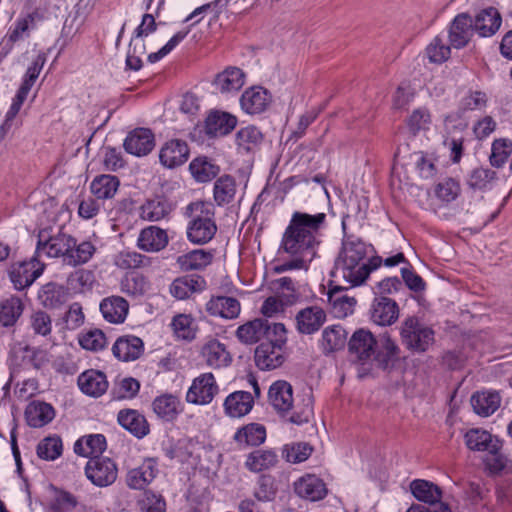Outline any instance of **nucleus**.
<instances>
[{"instance_id": "1", "label": "nucleus", "mask_w": 512, "mask_h": 512, "mask_svg": "<svg viewBox=\"0 0 512 512\" xmlns=\"http://www.w3.org/2000/svg\"><path fill=\"white\" fill-rule=\"evenodd\" d=\"M325 219L324 213L315 215L302 212L293 213L281 241V248L292 259L276 266L275 272L308 269L309 263L316 256L319 245L318 233Z\"/></svg>"}, {"instance_id": "2", "label": "nucleus", "mask_w": 512, "mask_h": 512, "mask_svg": "<svg viewBox=\"0 0 512 512\" xmlns=\"http://www.w3.org/2000/svg\"><path fill=\"white\" fill-rule=\"evenodd\" d=\"M368 245L359 238L347 237L335 260L332 277L351 287L362 285L373 270L380 267L382 258H367Z\"/></svg>"}, {"instance_id": "32", "label": "nucleus", "mask_w": 512, "mask_h": 512, "mask_svg": "<svg viewBox=\"0 0 512 512\" xmlns=\"http://www.w3.org/2000/svg\"><path fill=\"white\" fill-rule=\"evenodd\" d=\"M204 285L205 281L200 276H183L172 282L170 292L175 298L184 300L201 291Z\"/></svg>"}, {"instance_id": "42", "label": "nucleus", "mask_w": 512, "mask_h": 512, "mask_svg": "<svg viewBox=\"0 0 512 512\" xmlns=\"http://www.w3.org/2000/svg\"><path fill=\"white\" fill-rule=\"evenodd\" d=\"M347 333L340 325H332L323 330L321 347L325 354L340 350L344 347Z\"/></svg>"}, {"instance_id": "54", "label": "nucleus", "mask_w": 512, "mask_h": 512, "mask_svg": "<svg viewBox=\"0 0 512 512\" xmlns=\"http://www.w3.org/2000/svg\"><path fill=\"white\" fill-rule=\"evenodd\" d=\"M95 246L89 242L84 241L75 248H72L69 255L65 257V264L70 266H77L88 262L95 253Z\"/></svg>"}, {"instance_id": "5", "label": "nucleus", "mask_w": 512, "mask_h": 512, "mask_svg": "<svg viewBox=\"0 0 512 512\" xmlns=\"http://www.w3.org/2000/svg\"><path fill=\"white\" fill-rule=\"evenodd\" d=\"M42 20L43 14L39 9H34L20 16L9 28L0 45V59L5 58L10 53L15 43L28 39L31 32L37 28V23Z\"/></svg>"}, {"instance_id": "39", "label": "nucleus", "mask_w": 512, "mask_h": 512, "mask_svg": "<svg viewBox=\"0 0 512 512\" xmlns=\"http://www.w3.org/2000/svg\"><path fill=\"white\" fill-rule=\"evenodd\" d=\"M266 439V429L258 423H250L238 429L234 440L240 446H258Z\"/></svg>"}, {"instance_id": "16", "label": "nucleus", "mask_w": 512, "mask_h": 512, "mask_svg": "<svg viewBox=\"0 0 512 512\" xmlns=\"http://www.w3.org/2000/svg\"><path fill=\"white\" fill-rule=\"evenodd\" d=\"M201 353L206 364L214 369L227 367L232 362V355L227 350L226 345L215 338L207 340Z\"/></svg>"}, {"instance_id": "11", "label": "nucleus", "mask_w": 512, "mask_h": 512, "mask_svg": "<svg viewBox=\"0 0 512 512\" xmlns=\"http://www.w3.org/2000/svg\"><path fill=\"white\" fill-rule=\"evenodd\" d=\"M43 270L44 265L33 257L29 261L13 265L9 275L14 287L23 290L30 286L42 274Z\"/></svg>"}, {"instance_id": "43", "label": "nucleus", "mask_w": 512, "mask_h": 512, "mask_svg": "<svg viewBox=\"0 0 512 512\" xmlns=\"http://www.w3.org/2000/svg\"><path fill=\"white\" fill-rule=\"evenodd\" d=\"M189 170L194 179L202 183L212 180L220 172L219 166L206 157H197L192 160Z\"/></svg>"}, {"instance_id": "10", "label": "nucleus", "mask_w": 512, "mask_h": 512, "mask_svg": "<svg viewBox=\"0 0 512 512\" xmlns=\"http://www.w3.org/2000/svg\"><path fill=\"white\" fill-rule=\"evenodd\" d=\"M218 390L214 375L204 373L193 380L186 394V400L192 404L206 405L212 402Z\"/></svg>"}, {"instance_id": "34", "label": "nucleus", "mask_w": 512, "mask_h": 512, "mask_svg": "<svg viewBox=\"0 0 512 512\" xmlns=\"http://www.w3.org/2000/svg\"><path fill=\"white\" fill-rule=\"evenodd\" d=\"M501 398L497 392H477L471 397V405L476 414L487 417L492 415L500 406Z\"/></svg>"}, {"instance_id": "48", "label": "nucleus", "mask_w": 512, "mask_h": 512, "mask_svg": "<svg viewBox=\"0 0 512 512\" xmlns=\"http://www.w3.org/2000/svg\"><path fill=\"white\" fill-rule=\"evenodd\" d=\"M262 138V133L257 127L247 126L236 133V144L239 151L249 153L260 145Z\"/></svg>"}, {"instance_id": "40", "label": "nucleus", "mask_w": 512, "mask_h": 512, "mask_svg": "<svg viewBox=\"0 0 512 512\" xmlns=\"http://www.w3.org/2000/svg\"><path fill=\"white\" fill-rule=\"evenodd\" d=\"M213 259L211 252L196 249L177 258V264L183 271L201 270L207 267Z\"/></svg>"}, {"instance_id": "37", "label": "nucleus", "mask_w": 512, "mask_h": 512, "mask_svg": "<svg viewBox=\"0 0 512 512\" xmlns=\"http://www.w3.org/2000/svg\"><path fill=\"white\" fill-rule=\"evenodd\" d=\"M25 416L29 426L39 428L52 421L54 409L45 402H33L26 408Z\"/></svg>"}, {"instance_id": "4", "label": "nucleus", "mask_w": 512, "mask_h": 512, "mask_svg": "<svg viewBox=\"0 0 512 512\" xmlns=\"http://www.w3.org/2000/svg\"><path fill=\"white\" fill-rule=\"evenodd\" d=\"M187 211L191 217L187 225L188 240L198 245L208 243L217 232L212 205L195 202L188 205Z\"/></svg>"}, {"instance_id": "27", "label": "nucleus", "mask_w": 512, "mask_h": 512, "mask_svg": "<svg viewBox=\"0 0 512 512\" xmlns=\"http://www.w3.org/2000/svg\"><path fill=\"white\" fill-rule=\"evenodd\" d=\"M168 244V236L165 230L150 226L143 229L138 238V246L148 252H158Z\"/></svg>"}, {"instance_id": "31", "label": "nucleus", "mask_w": 512, "mask_h": 512, "mask_svg": "<svg viewBox=\"0 0 512 512\" xmlns=\"http://www.w3.org/2000/svg\"><path fill=\"white\" fill-rule=\"evenodd\" d=\"M245 74L238 67H228L217 74L214 85L221 93L238 91L244 85Z\"/></svg>"}, {"instance_id": "26", "label": "nucleus", "mask_w": 512, "mask_h": 512, "mask_svg": "<svg viewBox=\"0 0 512 512\" xmlns=\"http://www.w3.org/2000/svg\"><path fill=\"white\" fill-rule=\"evenodd\" d=\"M269 101L268 92L262 87L247 89L240 99L242 109L248 114L261 113L266 109Z\"/></svg>"}, {"instance_id": "22", "label": "nucleus", "mask_w": 512, "mask_h": 512, "mask_svg": "<svg viewBox=\"0 0 512 512\" xmlns=\"http://www.w3.org/2000/svg\"><path fill=\"white\" fill-rule=\"evenodd\" d=\"M78 386L83 393L99 397L107 391L108 381L103 372L90 369L79 375Z\"/></svg>"}, {"instance_id": "60", "label": "nucleus", "mask_w": 512, "mask_h": 512, "mask_svg": "<svg viewBox=\"0 0 512 512\" xmlns=\"http://www.w3.org/2000/svg\"><path fill=\"white\" fill-rule=\"evenodd\" d=\"M406 122L410 133L416 135L420 131L429 129L431 115L427 109L418 108L412 112Z\"/></svg>"}, {"instance_id": "20", "label": "nucleus", "mask_w": 512, "mask_h": 512, "mask_svg": "<svg viewBox=\"0 0 512 512\" xmlns=\"http://www.w3.org/2000/svg\"><path fill=\"white\" fill-rule=\"evenodd\" d=\"M295 493L309 501H318L325 497L327 489L324 482L315 475H305L294 484Z\"/></svg>"}, {"instance_id": "12", "label": "nucleus", "mask_w": 512, "mask_h": 512, "mask_svg": "<svg viewBox=\"0 0 512 512\" xmlns=\"http://www.w3.org/2000/svg\"><path fill=\"white\" fill-rule=\"evenodd\" d=\"M473 33L472 17L467 13L458 14L449 27L450 45L456 49L465 47L471 40Z\"/></svg>"}, {"instance_id": "36", "label": "nucleus", "mask_w": 512, "mask_h": 512, "mask_svg": "<svg viewBox=\"0 0 512 512\" xmlns=\"http://www.w3.org/2000/svg\"><path fill=\"white\" fill-rule=\"evenodd\" d=\"M500 440L490 434L486 430L479 428H473L466 432L465 443L470 450L473 451H488L493 449L495 451L496 446Z\"/></svg>"}, {"instance_id": "51", "label": "nucleus", "mask_w": 512, "mask_h": 512, "mask_svg": "<svg viewBox=\"0 0 512 512\" xmlns=\"http://www.w3.org/2000/svg\"><path fill=\"white\" fill-rule=\"evenodd\" d=\"M398 347L389 335H380L377 339V349L375 354V361L379 366L386 368L389 362L398 354Z\"/></svg>"}, {"instance_id": "3", "label": "nucleus", "mask_w": 512, "mask_h": 512, "mask_svg": "<svg viewBox=\"0 0 512 512\" xmlns=\"http://www.w3.org/2000/svg\"><path fill=\"white\" fill-rule=\"evenodd\" d=\"M268 400L271 406L280 414H287L292 411L290 422L301 425L309 422L313 415L312 397L306 395L302 402H295L293 388L290 383L284 380L274 382L268 391Z\"/></svg>"}, {"instance_id": "19", "label": "nucleus", "mask_w": 512, "mask_h": 512, "mask_svg": "<svg viewBox=\"0 0 512 512\" xmlns=\"http://www.w3.org/2000/svg\"><path fill=\"white\" fill-rule=\"evenodd\" d=\"M254 360L261 370H272L281 366L284 362L283 348L271 343H261L255 349Z\"/></svg>"}, {"instance_id": "57", "label": "nucleus", "mask_w": 512, "mask_h": 512, "mask_svg": "<svg viewBox=\"0 0 512 512\" xmlns=\"http://www.w3.org/2000/svg\"><path fill=\"white\" fill-rule=\"evenodd\" d=\"M502 443L498 442L495 451L489 449L484 463L491 475H499L507 466L508 458L501 452Z\"/></svg>"}, {"instance_id": "53", "label": "nucleus", "mask_w": 512, "mask_h": 512, "mask_svg": "<svg viewBox=\"0 0 512 512\" xmlns=\"http://www.w3.org/2000/svg\"><path fill=\"white\" fill-rule=\"evenodd\" d=\"M170 212L169 205L161 199L148 200L141 207V217L148 221H159Z\"/></svg>"}, {"instance_id": "7", "label": "nucleus", "mask_w": 512, "mask_h": 512, "mask_svg": "<svg viewBox=\"0 0 512 512\" xmlns=\"http://www.w3.org/2000/svg\"><path fill=\"white\" fill-rule=\"evenodd\" d=\"M76 240L68 234L59 230L56 234H51L48 230H42L38 234L36 254H45L48 257H62L65 264L66 255L70 254L72 248H75Z\"/></svg>"}, {"instance_id": "59", "label": "nucleus", "mask_w": 512, "mask_h": 512, "mask_svg": "<svg viewBox=\"0 0 512 512\" xmlns=\"http://www.w3.org/2000/svg\"><path fill=\"white\" fill-rule=\"evenodd\" d=\"M512 153V141L507 139H497L492 144L490 163L492 166L500 168L508 160Z\"/></svg>"}, {"instance_id": "9", "label": "nucleus", "mask_w": 512, "mask_h": 512, "mask_svg": "<svg viewBox=\"0 0 512 512\" xmlns=\"http://www.w3.org/2000/svg\"><path fill=\"white\" fill-rule=\"evenodd\" d=\"M85 474L94 485L106 487L115 482L118 469L110 458L94 457L87 462Z\"/></svg>"}, {"instance_id": "29", "label": "nucleus", "mask_w": 512, "mask_h": 512, "mask_svg": "<svg viewBox=\"0 0 512 512\" xmlns=\"http://www.w3.org/2000/svg\"><path fill=\"white\" fill-rule=\"evenodd\" d=\"M117 419L124 429L138 438H142L149 433V425L145 417L136 410H121Z\"/></svg>"}, {"instance_id": "28", "label": "nucleus", "mask_w": 512, "mask_h": 512, "mask_svg": "<svg viewBox=\"0 0 512 512\" xmlns=\"http://www.w3.org/2000/svg\"><path fill=\"white\" fill-rule=\"evenodd\" d=\"M236 123V118L228 113L213 112L206 119L205 131L210 136H224L235 128Z\"/></svg>"}, {"instance_id": "33", "label": "nucleus", "mask_w": 512, "mask_h": 512, "mask_svg": "<svg viewBox=\"0 0 512 512\" xmlns=\"http://www.w3.org/2000/svg\"><path fill=\"white\" fill-rule=\"evenodd\" d=\"M410 490L418 501L430 505L437 504L442 498L440 487L427 480H413L410 484Z\"/></svg>"}, {"instance_id": "44", "label": "nucleus", "mask_w": 512, "mask_h": 512, "mask_svg": "<svg viewBox=\"0 0 512 512\" xmlns=\"http://www.w3.org/2000/svg\"><path fill=\"white\" fill-rule=\"evenodd\" d=\"M120 185L119 179L113 175L97 176L91 183V192L97 199L112 198Z\"/></svg>"}, {"instance_id": "56", "label": "nucleus", "mask_w": 512, "mask_h": 512, "mask_svg": "<svg viewBox=\"0 0 512 512\" xmlns=\"http://www.w3.org/2000/svg\"><path fill=\"white\" fill-rule=\"evenodd\" d=\"M265 331L264 337L266 341L264 343H271L274 346L283 348L287 342V330L282 323L270 322L264 319Z\"/></svg>"}, {"instance_id": "52", "label": "nucleus", "mask_w": 512, "mask_h": 512, "mask_svg": "<svg viewBox=\"0 0 512 512\" xmlns=\"http://www.w3.org/2000/svg\"><path fill=\"white\" fill-rule=\"evenodd\" d=\"M78 341L83 349L93 352L102 350L107 344L105 334L100 329L83 331Z\"/></svg>"}, {"instance_id": "14", "label": "nucleus", "mask_w": 512, "mask_h": 512, "mask_svg": "<svg viewBox=\"0 0 512 512\" xmlns=\"http://www.w3.org/2000/svg\"><path fill=\"white\" fill-rule=\"evenodd\" d=\"M296 327L301 334H313L326 321V313L319 306H309L296 314Z\"/></svg>"}, {"instance_id": "46", "label": "nucleus", "mask_w": 512, "mask_h": 512, "mask_svg": "<svg viewBox=\"0 0 512 512\" xmlns=\"http://www.w3.org/2000/svg\"><path fill=\"white\" fill-rule=\"evenodd\" d=\"M328 301L331 304L336 317L343 318L352 314L356 300L343 294L340 287L334 288L328 293Z\"/></svg>"}, {"instance_id": "18", "label": "nucleus", "mask_w": 512, "mask_h": 512, "mask_svg": "<svg viewBox=\"0 0 512 512\" xmlns=\"http://www.w3.org/2000/svg\"><path fill=\"white\" fill-rule=\"evenodd\" d=\"M399 316L397 303L387 297L375 298L371 307V319L374 323L386 326L393 324Z\"/></svg>"}, {"instance_id": "17", "label": "nucleus", "mask_w": 512, "mask_h": 512, "mask_svg": "<svg viewBox=\"0 0 512 512\" xmlns=\"http://www.w3.org/2000/svg\"><path fill=\"white\" fill-rule=\"evenodd\" d=\"M143 351L144 343L142 339L133 335L119 337L112 347L113 355L125 362L138 359Z\"/></svg>"}, {"instance_id": "8", "label": "nucleus", "mask_w": 512, "mask_h": 512, "mask_svg": "<svg viewBox=\"0 0 512 512\" xmlns=\"http://www.w3.org/2000/svg\"><path fill=\"white\" fill-rule=\"evenodd\" d=\"M348 348L352 361L365 364L375 360L377 339L370 331L359 329L351 336Z\"/></svg>"}, {"instance_id": "24", "label": "nucleus", "mask_w": 512, "mask_h": 512, "mask_svg": "<svg viewBox=\"0 0 512 512\" xmlns=\"http://www.w3.org/2000/svg\"><path fill=\"white\" fill-rule=\"evenodd\" d=\"M501 15L496 8L489 7L477 14L473 20V30L481 37L494 35L501 26Z\"/></svg>"}, {"instance_id": "47", "label": "nucleus", "mask_w": 512, "mask_h": 512, "mask_svg": "<svg viewBox=\"0 0 512 512\" xmlns=\"http://www.w3.org/2000/svg\"><path fill=\"white\" fill-rule=\"evenodd\" d=\"M278 459L271 450H255L247 456L245 466L252 472H261L276 465Z\"/></svg>"}, {"instance_id": "49", "label": "nucleus", "mask_w": 512, "mask_h": 512, "mask_svg": "<svg viewBox=\"0 0 512 512\" xmlns=\"http://www.w3.org/2000/svg\"><path fill=\"white\" fill-rule=\"evenodd\" d=\"M236 193V183L233 177L224 175L214 184V200L219 206L230 203Z\"/></svg>"}, {"instance_id": "6", "label": "nucleus", "mask_w": 512, "mask_h": 512, "mask_svg": "<svg viewBox=\"0 0 512 512\" xmlns=\"http://www.w3.org/2000/svg\"><path fill=\"white\" fill-rule=\"evenodd\" d=\"M403 344L415 352H425L434 343V331L417 317H408L402 324Z\"/></svg>"}, {"instance_id": "35", "label": "nucleus", "mask_w": 512, "mask_h": 512, "mask_svg": "<svg viewBox=\"0 0 512 512\" xmlns=\"http://www.w3.org/2000/svg\"><path fill=\"white\" fill-rule=\"evenodd\" d=\"M106 449V439L102 434H94L82 437L77 440L74 445V451L76 454L89 457H100V455Z\"/></svg>"}, {"instance_id": "21", "label": "nucleus", "mask_w": 512, "mask_h": 512, "mask_svg": "<svg viewBox=\"0 0 512 512\" xmlns=\"http://www.w3.org/2000/svg\"><path fill=\"white\" fill-rule=\"evenodd\" d=\"M254 404V397L246 391H235L224 401L225 414L231 418H240L248 414Z\"/></svg>"}, {"instance_id": "13", "label": "nucleus", "mask_w": 512, "mask_h": 512, "mask_svg": "<svg viewBox=\"0 0 512 512\" xmlns=\"http://www.w3.org/2000/svg\"><path fill=\"white\" fill-rule=\"evenodd\" d=\"M188 157V145L185 141L179 139L167 141L159 153L161 164L170 169L183 165L188 160Z\"/></svg>"}, {"instance_id": "15", "label": "nucleus", "mask_w": 512, "mask_h": 512, "mask_svg": "<svg viewBox=\"0 0 512 512\" xmlns=\"http://www.w3.org/2000/svg\"><path fill=\"white\" fill-rule=\"evenodd\" d=\"M123 145L127 153L145 156L154 148V135L149 129L138 128L126 137Z\"/></svg>"}, {"instance_id": "41", "label": "nucleus", "mask_w": 512, "mask_h": 512, "mask_svg": "<svg viewBox=\"0 0 512 512\" xmlns=\"http://www.w3.org/2000/svg\"><path fill=\"white\" fill-rule=\"evenodd\" d=\"M154 412L166 421L174 420L180 413V400L172 394H163L154 399L153 403Z\"/></svg>"}, {"instance_id": "23", "label": "nucleus", "mask_w": 512, "mask_h": 512, "mask_svg": "<svg viewBox=\"0 0 512 512\" xmlns=\"http://www.w3.org/2000/svg\"><path fill=\"white\" fill-rule=\"evenodd\" d=\"M157 464L153 459H146L139 467L130 469L126 483L132 489H144L156 477Z\"/></svg>"}, {"instance_id": "30", "label": "nucleus", "mask_w": 512, "mask_h": 512, "mask_svg": "<svg viewBox=\"0 0 512 512\" xmlns=\"http://www.w3.org/2000/svg\"><path fill=\"white\" fill-rule=\"evenodd\" d=\"M207 311L213 316L234 319L240 313V303L233 297L218 296L208 301Z\"/></svg>"}, {"instance_id": "61", "label": "nucleus", "mask_w": 512, "mask_h": 512, "mask_svg": "<svg viewBox=\"0 0 512 512\" xmlns=\"http://www.w3.org/2000/svg\"><path fill=\"white\" fill-rule=\"evenodd\" d=\"M496 178V172L489 168H475L472 170L468 185L473 189H485Z\"/></svg>"}, {"instance_id": "58", "label": "nucleus", "mask_w": 512, "mask_h": 512, "mask_svg": "<svg viewBox=\"0 0 512 512\" xmlns=\"http://www.w3.org/2000/svg\"><path fill=\"white\" fill-rule=\"evenodd\" d=\"M172 330L177 338L183 340H192L195 337L193 319L186 314L176 315L171 323Z\"/></svg>"}, {"instance_id": "64", "label": "nucleus", "mask_w": 512, "mask_h": 512, "mask_svg": "<svg viewBox=\"0 0 512 512\" xmlns=\"http://www.w3.org/2000/svg\"><path fill=\"white\" fill-rule=\"evenodd\" d=\"M78 504L74 495L67 491H57L54 499L50 503V508L53 512H70Z\"/></svg>"}, {"instance_id": "38", "label": "nucleus", "mask_w": 512, "mask_h": 512, "mask_svg": "<svg viewBox=\"0 0 512 512\" xmlns=\"http://www.w3.org/2000/svg\"><path fill=\"white\" fill-rule=\"evenodd\" d=\"M68 295L64 287L55 283H47L39 291L38 299L44 307L55 309L68 300Z\"/></svg>"}, {"instance_id": "50", "label": "nucleus", "mask_w": 512, "mask_h": 512, "mask_svg": "<svg viewBox=\"0 0 512 512\" xmlns=\"http://www.w3.org/2000/svg\"><path fill=\"white\" fill-rule=\"evenodd\" d=\"M23 312V304L17 297H10L0 304V323L13 326Z\"/></svg>"}, {"instance_id": "55", "label": "nucleus", "mask_w": 512, "mask_h": 512, "mask_svg": "<svg viewBox=\"0 0 512 512\" xmlns=\"http://www.w3.org/2000/svg\"><path fill=\"white\" fill-rule=\"evenodd\" d=\"M62 441L57 436L43 439L37 446V455L44 460L52 461L62 454Z\"/></svg>"}, {"instance_id": "45", "label": "nucleus", "mask_w": 512, "mask_h": 512, "mask_svg": "<svg viewBox=\"0 0 512 512\" xmlns=\"http://www.w3.org/2000/svg\"><path fill=\"white\" fill-rule=\"evenodd\" d=\"M265 329L264 319L257 318L239 326L236 337L244 344H254L264 337Z\"/></svg>"}, {"instance_id": "62", "label": "nucleus", "mask_w": 512, "mask_h": 512, "mask_svg": "<svg viewBox=\"0 0 512 512\" xmlns=\"http://www.w3.org/2000/svg\"><path fill=\"white\" fill-rule=\"evenodd\" d=\"M410 157L422 178L429 179L436 174V167L432 157L424 154L422 151L414 152Z\"/></svg>"}, {"instance_id": "25", "label": "nucleus", "mask_w": 512, "mask_h": 512, "mask_svg": "<svg viewBox=\"0 0 512 512\" xmlns=\"http://www.w3.org/2000/svg\"><path fill=\"white\" fill-rule=\"evenodd\" d=\"M128 310V302L120 296L107 297L100 303V311L104 319L110 323L119 324L124 322Z\"/></svg>"}, {"instance_id": "63", "label": "nucleus", "mask_w": 512, "mask_h": 512, "mask_svg": "<svg viewBox=\"0 0 512 512\" xmlns=\"http://www.w3.org/2000/svg\"><path fill=\"white\" fill-rule=\"evenodd\" d=\"M121 290L130 296L142 295L147 290V282L142 275L131 274L122 280Z\"/></svg>"}]
</instances>
